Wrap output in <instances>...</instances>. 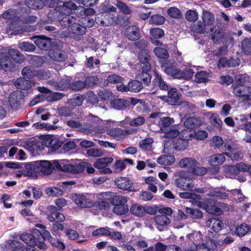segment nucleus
Instances as JSON below:
<instances>
[{"label":"nucleus","instance_id":"obj_1","mask_svg":"<svg viewBox=\"0 0 251 251\" xmlns=\"http://www.w3.org/2000/svg\"><path fill=\"white\" fill-rule=\"evenodd\" d=\"M161 67L164 69V73L168 76L176 79H184L188 80L194 75V71L191 69L181 70L176 68V63L174 60H163Z\"/></svg>","mask_w":251,"mask_h":251},{"label":"nucleus","instance_id":"obj_2","mask_svg":"<svg viewBox=\"0 0 251 251\" xmlns=\"http://www.w3.org/2000/svg\"><path fill=\"white\" fill-rule=\"evenodd\" d=\"M44 238L40 230L36 228L32 229L31 233H24L20 235V239L29 246L34 247L37 246L43 250L47 249Z\"/></svg>","mask_w":251,"mask_h":251},{"label":"nucleus","instance_id":"obj_3","mask_svg":"<svg viewBox=\"0 0 251 251\" xmlns=\"http://www.w3.org/2000/svg\"><path fill=\"white\" fill-rule=\"evenodd\" d=\"M25 168L32 170L34 177H37V174L41 173L44 175H50L53 170L52 163L48 160H40L26 163Z\"/></svg>","mask_w":251,"mask_h":251},{"label":"nucleus","instance_id":"obj_4","mask_svg":"<svg viewBox=\"0 0 251 251\" xmlns=\"http://www.w3.org/2000/svg\"><path fill=\"white\" fill-rule=\"evenodd\" d=\"M64 19L61 22L62 24V27L67 28V30L69 33L82 35L86 33V27L78 23L76 19L74 17L69 15Z\"/></svg>","mask_w":251,"mask_h":251},{"label":"nucleus","instance_id":"obj_5","mask_svg":"<svg viewBox=\"0 0 251 251\" xmlns=\"http://www.w3.org/2000/svg\"><path fill=\"white\" fill-rule=\"evenodd\" d=\"M166 91H167V95L159 97L162 100L173 106L179 105L181 104L184 106L189 105V103L187 101L181 100L180 98L182 95L176 88L170 86Z\"/></svg>","mask_w":251,"mask_h":251},{"label":"nucleus","instance_id":"obj_6","mask_svg":"<svg viewBox=\"0 0 251 251\" xmlns=\"http://www.w3.org/2000/svg\"><path fill=\"white\" fill-rule=\"evenodd\" d=\"M110 202L114 205L113 213L117 215L126 214L129 211L128 205L126 204L127 199L125 196L115 195L110 198Z\"/></svg>","mask_w":251,"mask_h":251},{"label":"nucleus","instance_id":"obj_7","mask_svg":"<svg viewBox=\"0 0 251 251\" xmlns=\"http://www.w3.org/2000/svg\"><path fill=\"white\" fill-rule=\"evenodd\" d=\"M175 184L177 187L185 190H191L194 187V181L189 174L182 170L177 172Z\"/></svg>","mask_w":251,"mask_h":251},{"label":"nucleus","instance_id":"obj_8","mask_svg":"<svg viewBox=\"0 0 251 251\" xmlns=\"http://www.w3.org/2000/svg\"><path fill=\"white\" fill-rule=\"evenodd\" d=\"M233 93L237 97L241 98L242 101L246 103L251 101V87L236 82L232 85Z\"/></svg>","mask_w":251,"mask_h":251},{"label":"nucleus","instance_id":"obj_9","mask_svg":"<svg viewBox=\"0 0 251 251\" xmlns=\"http://www.w3.org/2000/svg\"><path fill=\"white\" fill-rule=\"evenodd\" d=\"M160 215L154 217L155 223L159 226H164L170 224L171 219L168 216H171L172 209L170 207H165L159 210Z\"/></svg>","mask_w":251,"mask_h":251},{"label":"nucleus","instance_id":"obj_10","mask_svg":"<svg viewBox=\"0 0 251 251\" xmlns=\"http://www.w3.org/2000/svg\"><path fill=\"white\" fill-rule=\"evenodd\" d=\"M115 14L104 11L96 15L95 21L97 23H100L102 26H109L115 24Z\"/></svg>","mask_w":251,"mask_h":251},{"label":"nucleus","instance_id":"obj_11","mask_svg":"<svg viewBox=\"0 0 251 251\" xmlns=\"http://www.w3.org/2000/svg\"><path fill=\"white\" fill-rule=\"evenodd\" d=\"M114 159L111 157H102L96 159L94 166L100 170L99 172L101 174H108L112 173L111 169L107 167L112 163Z\"/></svg>","mask_w":251,"mask_h":251},{"label":"nucleus","instance_id":"obj_12","mask_svg":"<svg viewBox=\"0 0 251 251\" xmlns=\"http://www.w3.org/2000/svg\"><path fill=\"white\" fill-rule=\"evenodd\" d=\"M66 10H62L60 6H56L53 10H50L48 14V19L51 22H56L60 25L61 27L62 24L61 23L62 20H64L66 16H68L71 13H67Z\"/></svg>","mask_w":251,"mask_h":251},{"label":"nucleus","instance_id":"obj_13","mask_svg":"<svg viewBox=\"0 0 251 251\" xmlns=\"http://www.w3.org/2000/svg\"><path fill=\"white\" fill-rule=\"evenodd\" d=\"M72 200L79 207L90 208L94 206L95 203L90 198L83 194H74Z\"/></svg>","mask_w":251,"mask_h":251},{"label":"nucleus","instance_id":"obj_14","mask_svg":"<svg viewBox=\"0 0 251 251\" xmlns=\"http://www.w3.org/2000/svg\"><path fill=\"white\" fill-rule=\"evenodd\" d=\"M50 58L55 61L62 62L68 58L67 53L62 50L58 45L53 46L49 52Z\"/></svg>","mask_w":251,"mask_h":251},{"label":"nucleus","instance_id":"obj_15","mask_svg":"<svg viewBox=\"0 0 251 251\" xmlns=\"http://www.w3.org/2000/svg\"><path fill=\"white\" fill-rule=\"evenodd\" d=\"M59 210L55 206H48L47 208V219L51 222H63L65 217L62 213L58 212Z\"/></svg>","mask_w":251,"mask_h":251},{"label":"nucleus","instance_id":"obj_16","mask_svg":"<svg viewBox=\"0 0 251 251\" xmlns=\"http://www.w3.org/2000/svg\"><path fill=\"white\" fill-rule=\"evenodd\" d=\"M4 250L12 251H27V247L16 240H8L1 247Z\"/></svg>","mask_w":251,"mask_h":251},{"label":"nucleus","instance_id":"obj_17","mask_svg":"<svg viewBox=\"0 0 251 251\" xmlns=\"http://www.w3.org/2000/svg\"><path fill=\"white\" fill-rule=\"evenodd\" d=\"M240 60L238 58L234 59L230 57L228 59L226 57H221L218 61L217 67L218 68H225L235 67L240 65Z\"/></svg>","mask_w":251,"mask_h":251},{"label":"nucleus","instance_id":"obj_18","mask_svg":"<svg viewBox=\"0 0 251 251\" xmlns=\"http://www.w3.org/2000/svg\"><path fill=\"white\" fill-rule=\"evenodd\" d=\"M153 76L154 78L152 81V85L154 88H158L164 91H167L169 89L171 86L164 81L162 75L158 72H154Z\"/></svg>","mask_w":251,"mask_h":251},{"label":"nucleus","instance_id":"obj_19","mask_svg":"<svg viewBox=\"0 0 251 251\" xmlns=\"http://www.w3.org/2000/svg\"><path fill=\"white\" fill-rule=\"evenodd\" d=\"M138 58L141 63V66L146 67L148 70H151V64L150 63L151 56L149 49L140 50L138 54Z\"/></svg>","mask_w":251,"mask_h":251},{"label":"nucleus","instance_id":"obj_20","mask_svg":"<svg viewBox=\"0 0 251 251\" xmlns=\"http://www.w3.org/2000/svg\"><path fill=\"white\" fill-rule=\"evenodd\" d=\"M34 39V43L35 45L42 50H49L51 45V39L50 37L44 35H38L33 36Z\"/></svg>","mask_w":251,"mask_h":251},{"label":"nucleus","instance_id":"obj_21","mask_svg":"<svg viewBox=\"0 0 251 251\" xmlns=\"http://www.w3.org/2000/svg\"><path fill=\"white\" fill-rule=\"evenodd\" d=\"M151 70H148L145 66H141L136 78L142 82L145 85L148 86L151 82V75L150 74Z\"/></svg>","mask_w":251,"mask_h":251},{"label":"nucleus","instance_id":"obj_22","mask_svg":"<svg viewBox=\"0 0 251 251\" xmlns=\"http://www.w3.org/2000/svg\"><path fill=\"white\" fill-rule=\"evenodd\" d=\"M108 192L101 193L98 195V201L95 203L96 206H98L100 210H107L110 207V201H108V196H109Z\"/></svg>","mask_w":251,"mask_h":251},{"label":"nucleus","instance_id":"obj_23","mask_svg":"<svg viewBox=\"0 0 251 251\" xmlns=\"http://www.w3.org/2000/svg\"><path fill=\"white\" fill-rule=\"evenodd\" d=\"M115 184L121 189L127 190L129 192L134 190L133 183L128 178L125 177L118 178L115 180Z\"/></svg>","mask_w":251,"mask_h":251},{"label":"nucleus","instance_id":"obj_24","mask_svg":"<svg viewBox=\"0 0 251 251\" xmlns=\"http://www.w3.org/2000/svg\"><path fill=\"white\" fill-rule=\"evenodd\" d=\"M73 78L71 76H65L60 78L58 81L53 83V86L57 90L64 91L71 88V82Z\"/></svg>","mask_w":251,"mask_h":251},{"label":"nucleus","instance_id":"obj_25","mask_svg":"<svg viewBox=\"0 0 251 251\" xmlns=\"http://www.w3.org/2000/svg\"><path fill=\"white\" fill-rule=\"evenodd\" d=\"M225 170L226 172L231 175L236 176L241 172H246L247 170V165L244 163L240 162L236 165H227Z\"/></svg>","mask_w":251,"mask_h":251},{"label":"nucleus","instance_id":"obj_26","mask_svg":"<svg viewBox=\"0 0 251 251\" xmlns=\"http://www.w3.org/2000/svg\"><path fill=\"white\" fill-rule=\"evenodd\" d=\"M125 35L131 41L138 40L140 37L139 28L136 25L127 26L125 31Z\"/></svg>","mask_w":251,"mask_h":251},{"label":"nucleus","instance_id":"obj_27","mask_svg":"<svg viewBox=\"0 0 251 251\" xmlns=\"http://www.w3.org/2000/svg\"><path fill=\"white\" fill-rule=\"evenodd\" d=\"M24 96L23 92L21 91L13 92L10 94L8 102L11 107L16 108L19 107Z\"/></svg>","mask_w":251,"mask_h":251},{"label":"nucleus","instance_id":"obj_28","mask_svg":"<svg viewBox=\"0 0 251 251\" xmlns=\"http://www.w3.org/2000/svg\"><path fill=\"white\" fill-rule=\"evenodd\" d=\"M57 6H60L67 13H71L73 10L77 9V6L72 0H57Z\"/></svg>","mask_w":251,"mask_h":251},{"label":"nucleus","instance_id":"obj_29","mask_svg":"<svg viewBox=\"0 0 251 251\" xmlns=\"http://www.w3.org/2000/svg\"><path fill=\"white\" fill-rule=\"evenodd\" d=\"M198 162L194 158H184L180 160L178 162L179 166L181 168H186L189 173H192L193 169L197 166Z\"/></svg>","mask_w":251,"mask_h":251},{"label":"nucleus","instance_id":"obj_30","mask_svg":"<svg viewBox=\"0 0 251 251\" xmlns=\"http://www.w3.org/2000/svg\"><path fill=\"white\" fill-rule=\"evenodd\" d=\"M206 225L208 227H211L213 231L216 233L218 232L223 227L222 221L215 217H213L207 220Z\"/></svg>","mask_w":251,"mask_h":251},{"label":"nucleus","instance_id":"obj_31","mask_svg":"<svg viewBox=\"0 0 251 251\" xmlns=\"http://www.w3.org/2000/svg\"><path fill=\"white\" fill-rule=\"evenodd\" d=\"M85 168L84 163L81 162L78 164L72 165L67 164L65 165L64 170L67 172H70L74 174H78L83 172Z\"/></svg>","mask_w":251,"mask_h":251},{"label":"nucleus","instance_id":"obj_32","mask_svg":"<svg viewBox=\"0 0 251 251\" xmlns=\"http://www.w3.org/2000/svg\"><path fill=\"white\" fill-rule=\"evenodd\" d=\"M111 106L117 110H124L129 105V101L124 99H115L111 102Z\"/></svg>","mask_w":251,"mask_h":251},{"label":"nucleus","instance_id":"obj_33","mask_svg":"<svg viewBox=\"0 0 251 251\" xmlns=\"http://www.w3.org/2000/svg\"><path fill=\"white\" fill-rule=\"evenodd\" d=\"M107 133L117 140L124 139L125 137V131L119 127L110 128L107 130Z\"/></svg>","mask_w":251,"mask_h":251},{"label":"nucleus","instance_id":"obj_34","mask_svg":"<svg viewBox=\"0 0 251 251\" xmlns=\"http://www.w3.org/2000/svg\"><path fill=\"white\" fill-rule=\"evenodd\" d=\"M205 245L206 249L209 251H221L220 247V244L219 242L215 241V240L210 238L209 237H206L205 242L203 243Z\"/></svg>","mask_w":251,"mask_h":251},{"label":"nucleus","instance_id":"obj_35","mask_svg":"<svg viewBox=\"0 0 251 251\" xmlns=\"http://www.w3.org/2000/svg\"><path fill=\"white\" fill-rule=\"evenodd\" d=\"M130 213L137 217H143L145 215L144 206L139 204H134L129 209Z\"/></svg>","mask_w":251,"mask_h":251},{"label":"nucleus","instance_id":"obj_36","mask_svg":"<svg viewBox=\"0 0 251 251\" xmlns=\"http://www.w3.org/2000/svg\"><path fill=\"white\" fill-rule=\"evenodd\" d=\"M184 125L187 128L194 129L200 126L201 125V122L199 118L191 117L186 120Z\"/></svg>","mask_w":251,"mask_h":251},{"label":"nucleus","instance_id":"obj_37","mask_svg":"<svg viewBox=\"0 0 251 251\" xmlns=\"http://www.w3.org/2000/svg\"><path fill=\"white\" fill-rule=\"evenodd\" d=\"M188 146V140L177 138L173 141V148L178 151H184Z\"/></svg>","mask_w":251,"mask_h":251},{"label":"nucleus","instance_id":"obj_38","mask_svg":"<svg viewBox=\"0 0 251 251\" xmlns=\"http://www.w3.org/2000/svg\"><path fill=\"white\" fill-rule=\"evenodd\" d=\"M38 72L35 71V69L30 66L25 67L22 71V74L24 77L27 79L33 78L35 76L37 75Z\"/></svg>","mask_w":251,"mask_h":251},{"label":"nucleus","instance_id":"obj_39","mask_svg":"<svg viewBox=\"0 0 251 251\" xmlns=\"http://www.w3.org/2000/svg\"><path fill=\"white\" fill-rule=\"evenodd\" d=\"M184 210L188 216L193 219H201L203 217V213L198 208L194 209L184 207Z\"/></svg>","mask_w":251,"mask_h":251},{"label":"nucleus","instance_id":"obj_40","mask_svg":"<svg viewBox=\"0 0 251 251\" xmlns=\"http://www.w3.org/2000/svg\"><path fill=\"white\" fill-rule=\"evenodd\" d=\"M225 152L222 154H216L212 156L209 160L211 166H216L222 164L225 161Z\"/></svg>","mask_w":251,"mask_h":251},{"label":"nucleus","instance_id":"obj_41","mask_svg":"<svg viewBox=\"0 0 251 251\" xmlns=\"http://www.w3.org/2000/svg\"><path fill=\"white\" fill-rule=\"evenodd\" d=\"M15 85L18 89L24 90L31 87L30 81L25 77L18 78L15 81Z\"/></svg>","mask_w":251,"mask_h":251},{"label":"nucleus","instance_id":"obj_42","mask_svg":"<svg viewBox=\"0 0 251 251\" xmlns=\"http://www.w3.org/2000/svg\"><path fill=\"white\" fill-rule=\"evenodd\" d=\"M175 120L173 118L170 117H162L159 118L158 125L161 129H168L174 123Z\"/></svg>","mask_w":251,"mask_h":251},{"label":"nucleus","instance_id":"obj_43","mask_svg":"<svg viewBox=\"0 0 251 251\" xmlns=\"http://www.w3.org/2000/svg\"><path fill=\"white\" fill-rule=\"evenodd\" d=\"M129 91L139 92L143 88V83L137 79L131 80L128 83Z\"/></svg>","mask_w":251,"mask_h":251},{"label":"nucleus","instance_id":"obj_44","mask_svg":"<svg viewBox=\"0 0 251 251\" xmlns=\"http://www.w3.org/2000/svg\"><path fill=\"white\" fill-rule=\"evenodd\" d=\"M25 3L29 8L35 10L41 9L44 6L42 0H25Z\"/></svg>","mask_w":251,"mask_h":251},{"label":"nucleus","instance_id":"obj_45","mask_svg":"<svg viewBox=\"0 0 251 251\" xmlns=\"http://www.w3.org/2000/svg\"><path fill=\"white\" fill-rule=\"evenodd\" d=\"M46 146L50 148L52 151H55L62 146V143L57 138H50L45 141Z\"/></svg>","mask_w":251,"mask_h":251},{"label":"nucleus","instance_id":"obj_46","mask_svg":"<svg viewBox=\"0 0 251 251\" xmlns=\"http://www.w3.org/2000/svg\"><path fill=\"white\" fill-rule=\"evenodd\" d=\"M9 54L11 58L16 63H22L25 59V57L19 50L16 49H11L9 50Z\"/></svg>","mask_w":251,"mask_h":251},{"label":"nucleus","instance_id":"obj_47","mask_svg":"<svg viewBox=\"0 0 251 251\" xmlns=\"http://www.w3.org/2000/svg\"><path fill=\"white\" fill-rule=\"evenodd\" d=\"M153 139L151 138H146L139 142V146L143 150L151 151L152 149Z\"/></svg>","mask_w":251,"mask_h":251},{"label":"nucleus","instance_id":"obj_48","mask_svg":"<svg viewBox=\"0 0 251 251\" xmlns=\"http://www.w3.org/2000/svg\"><path fill=\"white\" fill-rule=\"evenodd\" d=\"M153 52L156 56L162 59L161 61L168 60L169 54L167 50L160 47H156L154 48Z\"/></svg>","mask_w":251,"mask_h":251},{"label":"nucleus","instance_id":"obj_49","mask_svg":"<svg viewBox=\"0 0 251 251\" xmlns=\"http://www.w3.org/2000/svg\"><path fill=\"white\" fill-rule=\"evenodd\" d=\"M175 160L174 156L163 155L157 159V162L161 165L168 166L172 164Z\"/></svg>","mask_w":251,"mask_h":251},{"label":"nucleus","instance_id":"obj_50","mask_svg":"<svg viewBox=\"0 0 251 251\" xmlns=\"http://www.w3.org/2000/svg\"><path fill=\"white\" fill-rule=\"evenodd\" d=\"M68 126L72 128H77L78 130L83 133H87L88 129L86 127H83L81 123L79 121L75 120H69L67 122Z\"/></svg>","mask_w":251,"mask_h":251},{"label":"nucleus","instance_id":"obj_51","mask_svg":"<svg viewBox=\"0 0 251 251\" xmlns=\"http://www.w3.org/2000/svg\"><path fill=\"white\" fill-rule=\"evenodd\" d=\"M45 192L51 197H59L63 194V191L61 188L55 187L46 188Z\"/></svg>","mask_w":251,"mask_h":251},{"label":"nucleus","instance_id":"obj_52","mask_svg":"<svg viewBox=\"0 0 251 251\" xmlns=\"http://www.w3.org/2000/svg\"><path fill=\"white\" fill-rule=\"evenodd\" d=\"M208 73L205 71L198 72L195 75V81L198 83H205L208 81Z\"/></svg>","mask_w":251,"mask_h":251},{"label":"nucleus","instance_id":"obj_53","mask_svg":"<svg viewBox=\"0 0 251 251\" xmlns=\"http://www.w3.org/2000/svg\"><path fill=\"white\" fill-rule=\"evenodd\" d=\"M235 126H236L237 130H244L249 122H248L246 118L242 116H240L239 117L235 118Z\"/></svg>","mask_w":251,"mask_h":251},{"label":"nucleus","instance_id":"obj_54","mask_svg":"<svg viewBox=\"0 0 251 251\" xmlns=\"http://www.w3.org/2000/svg\"><path fill=\"white\" fill-rule=\"evenodd\" d=\"M243 52L246 54H251V39L245 38L241 42Z\"/></svg>","mask_w":251,"mask_h":251},{"label":"nucleus","instance_id":"obj_55","mask_svg":"<svg viewBox=\"0 0 251 251\" xmlns=\"http://www.w3.org/2000/svg\"><path fill=\"white\" fill-rule=\"evenodd\" d=\"M202 19L204 25H211L214 21V15L212 13L205 11L203 13Z\"/></svg>","mask_w":251,"mask_h":251},{"label":"nucleus","instance_id":"obj_56","mask_svg":"<svg viewBox=\"0 0 251 251\" xmlns=\"http://www.w3.org/2000/svg\"><path fill=\"white\" fill-rule=\"evenodd\" d=\"M251 229V227L246 224H242L236 228L235 232L239 236H244Z\"/></svg>","mask_w":251,"mask_h":251},{"label":"nucleus","instance_id":"obj_57","mask_svg":"<svg viewBox=\"0 0 251 251\" xmlns=\"http://www.w3.org/2000/svg\"><path fill=\"white\" fill-rule=\"evenodd\" d=\"M99 81V78L96 75H89L86 77L84 81L86 88H92L96 85Z\"/></svg>","mask_w":251,"mask_h":251},{"label":"nucleus","instance_id":"obj_58","mask_svg":"<svg viewBox=\"0 0 251 251\" xmlns=\"http://www.w3.org/2000/svg\"><path fill=\"white\" fill-rule=\"evenodd\" d=\"M210 122L215 126L219 129L222 128L223 122L219 118V115L217 113H214L211 115L209 118Z\"/></svg>","mask_w":251,"mask_h":251},{"label":"nucleus","instance_id":"obj_59","mask_svg":"<svg viewBox=\"0 0 251 251\" xmlns=\"http://www.w3.org/2000/svg\"><path fill=\"white\" fill-rule=\"evenodd\" d=\"M168 15L171 18L180 19L182 17L181 11L177 7H171L167 10Z\"/></svg>","mask_w":251,"mask_h":251},{"label":"nucleus","instance_id":"obj_60","mask_svg":"<svg viewBox=\"0 0 251 251\" xmlns=\"http://www.w3.org/2000/svg\"><path fill=\"white\" fill-rule=\"evenodd\" d=\"M150 33L151 36V38L154 39H160L164 36V31L160 28L155 27L151 28Z\"/></svg>","mask_w":251,"mask_h":251},{"label":"nucleus","instance_id":"obj_61","mask_svg":"<svg viewBox=\"0 0 251 251\" xmlns=\"http://www.w3.org/2000/svg\"><path fill=\"white\" fill-rule=\"evenodd\" d=\"M115 5L118 8L120 11L125 14H130L131 13L130 9L127 4L121 1L117 0Z\"/></svg>","mask_w":251,"mask_h":251},{"label":"nucleus","instance_id":"obj_62","mask_svg":"<svg viewBox=\"0 0 251 251\" xmlns=\"http://www.w3.org/2000/svg\"><path fill=\"white\" fill-rule=\"evenodd\" d=\"M164 17L159 14H154L151 16L150 18V22L154 25H161L165 22Z\"/></svg>","mask_w":251,"mask_h":251},{"label":"nucleus","instance_id":"obj_63","mask_svg":"<svg viewBox=\"0 0 251 251\" xmlns=\"http://www.w3.org/2000/svg\"><path fill=\"white\" fill-rule=\"evenodd\" d=\"M124 79L123 77L118 75L112 74L109 75L107 77V81L111 84H117L122 83Z\"/></svg>","mask_w":251,"mask_h":251},{"label":"nucleus","instance_id":"obj_64","mask_svg":"<svg viewBox=\"0 0 251 251\" xmlns=\"http://www.w3.org/2000/svg\"><path fill=\"white\" fill-rule=\"evenodd\" d=\"M145 123V119L143 116H138L131 119L129 122L130 126L133 127H137L143 125Z\"/></svg>","mask_w":251,"mask_h":251}]
</instances>
